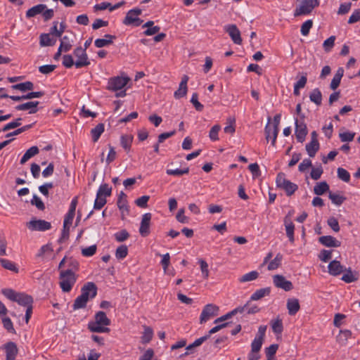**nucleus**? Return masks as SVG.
<instances>
[{
  "label": "nucleus",
  "instance_id": "1",
  "mask_svg": "<svg viewBox=\"0 0 360 360\" xmlns=\"http://www.w3.org/2000/svg\"><path fill=\"white\" fill-rule=\"evenodd\" d=\"M110 324V320L105 312L98 311L94 316V320L89 321L88 329L93 333H108L110 328L107 326Z\"/></svg>",
  "mask_w": 360,
  "mask_h": 360
},
{
  "label": "nucleus",
  "instance_id": "2",
  "mask_svg": "<svg viewBox=\"0 0 360 360\" xmlns=\"http://www.w3.org/2000/svg\"><path fill=\"white\" fill-rule=\"evenodd\" d=\"M1 292L8 299L18 302L21 306L27 307L28 306H31L33 302L31 296L24 293L16 292L10 288L2 289Z\"/></svg>",
  "mask_w": 360,
  "mask_h": 360
},
{
  "label": "nucleus",
  "instance_id": "3",
  "mask_svg": "<svg viewBox=\"0 0 360 360\" xmlns=\"http://www.w3.org/2000/svg\"><path fill=\"white\" fill-rule=\"evenodd\" d=\"M59 279V285L63 292H69L76 283L77 276L72 269L62 270Z\"/></svg>",
  "mask_w": 360,
  "mask_h": 360
},
{
  "label": "nucleus",
  "instance_id": "4",
  "mask_svg": "<svg viewBox=\"0 0 360 360\" xmlns=\"http://www.w3.org/2000/svg\"><path fill=\"white\" fill-rule=\"evenodd\" d=\"M112 188L107 184H101L96 193V198L94 202V208L95 210L101 209L107 202L106 197L111 195Z\"/></svg>",
  "mask_w": 360,
  "mask_h": 360
},
{
  "label": "nucleus",
  "instance_id": "5",
  "mask_svg": "<svg viewBox=\"0 0 360 360\" xmlns=\"http://www.w3.org/2000/svg\"><path fill=\"white\" fill-rule=\"evenodd\" d=\"M298 6H297L294 15H305L311 13L313 9L319 4V0H297Z\"/></svg>",
  "mask_w": 360,
  "mask_h": 360
},
{
  "label": "nucleus",
  "instance_id": "6",
  "mask_svg": "<svg viewBox=\"0 0 360 360\" xmlns=\"http://www.w3.org/2000/svg\"><path fill=\"white\" fill-rule=\"evenodd\" d=\"M276 183L277 187L284 190L287 195H292L298 188L295 184L288 180L283 173L277 175Z\"/></svg>",
  "mask_w": 360,
  "mask_h": 360
},
{
  "label": "nucleus",
  "instance_id": "7",
  "mask_svg": "<svg viewBox=\"0 0 360 360\" xmlns=\"http://www.w3.org/2000/svg\"><path fill=\"white\" fill-rule=\"evenodd\" d=\"M73 54L77 58L75 65L77 68L88 66L90 64L85 49L79 46L74 50Z\"/></svg>",
  "mask_w": 360,
  "mask_h": 360
},
{
  "label": "nucleus",
  "instance_id": "8",
  "mask_svg": "<svg viewBox=\"0 0 360 360\" xmlns=\"http://www.w3.org/2000/svg\"><path fill=\"white\" fill-rule=\"evenodd\" d=\"M26 226L32 231H45L51 228V224L43 219H33L26 223Z\"/></svg>",
  "mask_w": 360,
  "mask_h": 360
},
{
  "label": "nucleus",
  "instance_id": "9",
  "mask_svg": "<svg viewBox=\"0 0 360 360\" xmlns=\"http://www.w3.org/2000/svg\"><path fill=\"white\" fill-rule=\"evenodd\" d=\"M219 308L215 304H208L205 305L200 317V323H205L210 319L218 315Z\"/></svg>",
  "mask_w": 360,
  "mask_h": 360
},
{
  "label": "nucleus",
  "instance_id": "10",
  "mask_svg": "<svg viewBox=\"0 0 360 360\" xmlns=\"http://www.w3.org/2000/svg\"><path fill=\"white\" fill-rule=\"evenodd\" d=\"M129 79L123 77H115L109 79L108 89L112 91L122 90L128 83Z\"/></svg>",
  "mask_w": 360,
  "mask_h": 360
},
{
  "label": "nucleus",
  "instance_id": "11",
  "mask_svg": "<svg viewBox=\"0 0 360 360\" xmlns=\"http://www.w3.org/2000/svg\"><path fill=\"white\" fill-rule=\"evenodd\" d=\"M141 10L139 8H135L130 10L123 20V23L126 25H133L134 26L140 25L143 20L139 18V15L141 14Z\"/></svg>",
  "mask_w": 360,
  "mask_h": 360
},
{
  "label": "nucleus",
  "instance_id": "12",
  "mask_svg": "<svg viewBox=\"0 0 360 360\" xmlns=\"http://www.w3.org/2000/svg\"><path fill=\"white\" fill-rule=\"evenodd\" d=\"M97 295V287L93 282H88L81 289V295L87 301L94 298Z\"/></svg>",
  "mask_w": 360,
  "mask_h": 360
},
{
  "label": "nucleus",
  "instance_id": "13",
  "mask_svg": "<svg viewBox=\"0 0 360 360\" xmlns=\"http://www.w3.org/2000/svg\"><path fill=\"white\" fill-rule=\"evenodd\" d=\"M273 283L276 288H281L285 291H290L293 288L292 282L286 280L282 275H274L273 276Z\"/></svg>",
  "mask_w": 360,
  "mask_h": 360
},
{
  "label": "nucleus",
  "instance_id": "14",
  "mask_svg": "<svg viewBox=\"0 0 360 360\" xmlns=\"http://www.w3.org/2000/svg\"><path fill=\"white\" fill-rule=\"evenodd\" d=\"M224 30L229 34L233 43L238 45L241 44L240 32L236 25H228L225 26Z\"/></svg>",
  "mask_w": 360,
  "mask_h": 360
},
{
  "label": "nucleus",
  "instance_id": "15",
  "mask_svg": "<svg viewBox=\"0 0 360 360\" xmlns=\"http://www.w3.org/2000/svg\"><path fill=\"white\" fill-rule=\"evenodd\" d=\"M151 218L152 214L150 213H146L142 216V219L139 228V233L143 237H146L150 233Z\"/></svg>",
  "mask_w": 360,
  "mask_h": 360
},
{
  "label": "nucleus",
  "instance_id": "16",
  "mask_svg": "<svg viewBox=\"0 0 360 360\" xmlns=\"http://www.w3.org/2000/svg\"><path fill=\"white\" fill-rule=\"evenodd\" d=\"M77 202H78L77 197H75L71 201L68 212L65 216V219H64V221H63V225H65V226H70L72 225V221H73V219H74V217L75 214V210H76V207H77Z\"/></svg>",
  "mask_w": 360,
  "mask_h": 360
},
{
  "label": "nucleus",
  "instance_id": "17",
  "mask_svg": "<svg viewBox=\"0 0 360 360\" xmlns=\"http://www.w3.org/2000/svg\"><path fill=\"white\" fill-rule=\"evenodd\" d=\"M307 134V128L306 124L302 122L298 121L295 119V135L297 141L302 143Z\"/></svg>",
  "mask_w": 360,
  "mask_h": 360
},
{
  "label": "nucleus",
  "instance_id": "18",
  "mask_svg": "<svg viewBox=\"0 0 360 360\" xmlns=\"http://www.w3.org/2000/svg\"><path fill=\"white\" fill-rule=\"evenodd\" d=\"M188 81V77L184 75L181 81L179 84V89L174 92V97L176 98H180L186 95L187 93V82Z\"/></svg>",
  "mask_w": 360,
  "mask_h": 360
},
{
  "label": "nucleus",
  "instance_id": "19",
  "mask_svg": "<svg viewBox=\"0 0 360 360\" xmlns=\"http://www.w3.org/2000/svg\"><path fill=\"white\" fill-rule=\"evenodd\" d=\"M39 101H30L20 105H18L15 107L17 110H29L30 114L36 113L38 111L37 106L39 105Z\"/></svg>",
  "mask_w": 360,
  "mask_h": 360
},
{
  "label": "nucleus",
  "instance_id": "20",
  "mask_svg": "<svg viewBox=\"0 0 360 360\" xmlns=\"http://www.w3.org/2000/svg\"><path fill=\"white\" fill-rule=\"evenodd\" d=\"M284 225L285 228L286 235L291 243L295 240L294 238V230L295 225L288 216H286L284 219Z\"/></svg>",
  "mask_w": 360,
  "mask_h": 360
},
{
  "label": "nucleus",
  "instance_id": "21",
  "mask_svg": "<svg viewBox=\"0 0 360 360\" xmlns=\"http://www.w3.org/2000/svg\"><path fill=\"white\" fill-rule=\"evenodd\" d=\"M328 273L332 276H338L344 271L343 266L337 260H333L328 264Z\"/></svg>",
  "mask_w": 360,
  "mask_h": 360
},
{
  "label": "nucleus",
  "instance_id": "22",
  "mask_svg": "<svg viewBox=\"0 0 360 360\" xmlns=\"http://www.w3.org/2000/svg\"><path fill=\"white\" fill-rule=\"evenodd\" d=\"M5 350L6 353V360H15L18 354V348L16 345L10 342L5 345Z\"/></svg>",
  "mask_w": 360,
  "mask_h": 360
},
{
  "label": "nucleus",
  "instance_id": "23",
  "mask_svg": "<svg viewBox=\"0 0 360 360\" xmlns=\"http://www.w3.org/2000/svg\"><path fill=\"white\" fill-rule=\"evenodd\" d=\"M319 242L326 246L338 248L340 246V242L331 236H323L319 238Z\"/></svg>",
  "mask_w": 360,
  "mask_h": 360
},
{
  "label": "nucleus",
  "instance_id": "24",
  "mask_svg": "<svg viewBox=\"0 0 360 360\" xmlns=\"http://www.w3.org/2000/svg\"><path fill=\"white\" fill-rule=\"evenodd\" d=\"M56 38L51 34L43 33L39 37V44L41 46H52L56 43Z\"/></svg>",
  "mask_w": 360,
  "mask_h": 360
},
{
  "label": "nucleus",
  "instance_id": "25",
  "mask_svg": "<svg viewBox=\"0 0 360 360\" xmlns=\"http://www.w3.org/2000/svg\"><path fill=\"white\" fill-rule=\"evenodd\" d=\"M287 309L288 314L291 316L295 315L300 309L299 300L297 298H290L287 300Z\"/></svg>",
  "mask_w": 360,
  "mask_h": 360
},
{
  "label": "nucleus",
  "instance_id": "26",
  "mask_svg": "<svg viewBox=\"0 0 360 360\" xmlns=\"http://www.w3.org/2000/svg\"><path fill=\"white\" fill-rule=\"evenodd\" d=\"M104 37V39H97L95 40L94 44L97 48H102L112 44V40L116 38L115 35L111 34H105Z\"/></svg>",
  "mask_w": 360,
  "mask_h": 360
},
{
  "label": "nucleus",
  "instance_id": "27",
  "mask_svg": "<svg viewBox=\"0 0 360 360\" xmlns=\"http://www.w3.org/2000/svg\"><path fill=\"white\" fill-rule=\"evenodd\" d=\"M344 75V70L342 68H339L337 70L336 73L335 74L330 84V88L332 90H335L340 85L341 79Z\"/></svg>",
  "mask_w": 360,
  "mask_h": 360
},
{
  "label": "nucleus",
  "instance_id": "28",
  "mask_svg": "<svg viewBox=\"0 0 360 360\" xmlns=\"http://www.w3.org/2000/svg\"><path fill=\"white\" fill-rule=\"evenodd\" d=\"M46 8L45 4H38L28 9L26 12V17L28 18L36 16L38 14L42 13V12Z\"/></svg>",
  "mask_w": 360,
  "mask_h": 360
},
{
  "label": "nucleus",
  "instance_id": "29",
  "mask_svg": "<svg viewBox=\"0 0 360 360\" xmlns=\"http://www.w3.org/2000/svg\"><path fill=\"white\" fill-rule=\"evenodd\" d=\"M281 114L276 115L274 117V124H273V126H271V127H273V140L271 142V145L274 146L276 144L277 136H278V131H279L278 127H279V124H280V121H281Z\"/></svg>",
  "mask_w": 360,
  "mask_h": 360
},
{
  "label": "nucleus",
  "instance_id": "30",
  "mask_svg": "<svg viewBox=\"0 0 360 360\" xmlns=\"http://www.w3.org/2000/svg\"><path fill=\"white\" fill-rule=\"evenodd\" d=\"M60 38V44L59 48L63 50V52L69 51L72 46V39L68 35H65Z\"/></svg>",
  "mask_w": 360,
  "mask_h": 360
},
{
  "label": "nucleus",
  "instance_id": "31",
  "mask_svg": "<svg viewBox=\"0 0 360 360\" xmlns=\"http://www.w3.org/2000/svg\"><path fill=\"white\" fill-rule=\"evenodd\" d=\"M39 153V148L37 146L30 148L23 155L20 160V164H25L31 158Z\"/></svg>",
  "mask_w": 360,
  "mask_h": 360
},
{
  "label": "nucleus",
  "instance_id": "32",
  "mask_svg": "<svg viewBox=\"0 0 360 360\" xmlns=\"http://www.w3.org/2000/svg\"><path fill=\"white\" fill-rule=\"evenodd\" d=\"M270 288H260L256 290L250 297L251 300H259L270 294Z\"/></svg>",
  "mask_w": 360,
  "mask_h": 360
},
{
  "label": "nucleus",
  "instance_id": "33",
  "mask_svg": "<svg viewBox=\"0 0 360 360\" xmlns=\"http://www.w3.org/2000/svg\"><path fill=\"white\" fill-rule=\"evenodd\" d=\"M271 326L272 330L274 333L280 335L283 332V326L282 320L277 317L276 319L271 321Z\"/></svg>",
  "mask_w": 360,
  "mask_h": 360
},
{
  "label": "nucleus",
  "instance_id": "34",
  "mask_svg": "<svg viewBox=\"0 0 360 360\" xmlns=\"http://www.w3.org/2000/svg\"><path fill=\"white\" fill-rule=\"evenodd\" d=\"M309 99L317 105H320L322 102V94L319 89H313L309 94Z\"/></svg>",
  "mask_w": 360,
  "mask_h": 360
},
{
  "label": "nucleus",
  "instance_id": "35",
  "mask_svg": "<svg viewBox=\"0 0 360 360\" xmlns=\"http://www.w3.org/2000/svg\"><path fill=\"white\" fill-rule=\"evenodd\" d=\"M132 141H133V136L131 135L123 134L121 136L120 143H121V146H122V148L126 151L129 150L131 146Z\"/></svg>",
  "mask_w": 360,
  "mask_h": 360
},
{
  "label": "nucleus",
  "instance_id": "36",
  "mask_svg": "<svg viewBox=\"0 0 360 360\" xmlns=\"http://www.w3.org/2000/svg\"><path fill=\"white\" fill-rule=\"evenodd\" d=\"M11 87L13 89L19 90L22 92H25L27 91L32 90L34 89V84L31 82H25L23 83L14 84Z\"/></svg>",
  "mask_w": 360,
  "mask_h": 360
},
{
  "label": "nucleus",
  "instance_id": "37",
  "mask_svg": "<svg viewBox=\"0 0 360 360\" xmlns=\"http://www.w3.org/2000/svg\"><path fill=\"white\" fill-rule=\"evenodd\" d=\"M329 190V186L326 181L317 183L314 187V192L317 195H323Z\"/></svg>",
  "mask_w": 360,
  "mask_h": 360
},
{
  "label": "nucleus",
  "instance_id": "38",
  "mask_svg": "<svg viewBox=\"0 0 360 360\" xmlns=\"http://www.w3.org/2000/svg\"><path fill=\"white\" fill-rule=\"evenodd\" d=\"M319 149V141H312L306 145V150L307 151L308 155L313 158L315 156L316 152Z\"/></svg>",
  "mask_w": 360,
  "mask_h": 360
},
{
  "label": "nucleus",
  "instance_id": "39",
  "mask_svg": "<svg viewBox=\"0 0 360 360\" xmlns=\"http://www.w3.org/2000/svg\"><path fill=\"white\" fill-rule=\"evenodd\" d=\"M103 131L104 124L102 123L97 124L94 129H92L91 133L93 141L94 142L97 141Z\"/></svg>",
  "mask_w": 360,
  "mask_h": 360
},
{
  "label": "nucleus",
  "instance_id": "40",
  "mask_svg": "<svg viewBox=\"0 0 360 360\" xmlns=\"http://www.w3.org/2000/svg\"><path fill=\"white\" fill-rule=\"evenodd\" d=\"M259 276V273L257 271H252L248 274H244L238 278L240 283H245L256 280Z\"/></svg>",
  "mask_w": 360,
  "mask_h": 360
},
{
  "label": "nucleus",
  "instance_id": "41",
  "mask_svg": "<svg viewBox=\"0 0 360 360\" xmlns=\"http://www.w3.org/2000/svg\"><path fill=\"white\" fill-rule=\"evenodd\" d=\"M282 259V255L280 253L277 254L276 257L269 262L267 267L268 270L272 271L278 269L281 266Z\"/></svg>",
  "mask_w": 360,
  "mask_h": 360
},
{
  "label": "nucleus",
  "instance_id": "42",
  "mask_svg": "<svg viewBox=\"0 0 360 360\" xmlns=\"http://www.w3.org/2000/svg\"><path fill=\"white\" fill-rule=\"evenodd\" d=\"M0 263L4 269L14 271L15 273L18 272V269L11 261L6 259H0Z\"/></svg>",
  "mask_w": 360,
  "mask_h": 360
},
{
  "label": "nucleus",
  "instance_id": "43",
  "mask_svg": "<svg viewBox=\"0 0 360 360\" xmlns=\"http://www.w3.org/2000/svg\"><path fill=\"white\" fill-rule=\"evenodd\" d=\"M238 308H242L238 313L246 312L247 314H255L259 311V309L256 305L250 306L249 302L243 307H238Z\"/></svg>",
  "mask_w": 360,
  "mask_h": 360
},
{
  "label": "nucleus",
  "instance_id": "44",
  "mask_svg": "<svg viewBox=\"0 0 360 360\" xmlns=\"http://www.w3.org/2000/svg\"><path fill=\"white\" fill-rule=\"evenodd\" d=\"M153 332L151 328L145 326L143 335L141 337V341L143 343H148L153 338Z\"/></svg>",
  "mask_w": 360,
  "mask_h": 360
},
{
  "label": "nucleus",
  "instance_id": "45",
  "mask_svg": "<svg viewBox=\"0 0 360 360\" xmlns=\"http://www.w3.org/2000/svg\"><path fill=\"white\" fill-rule=\"evenodd\" d=\"M87 302L88 301L85 298H84L82 295H79L75 299L72 305V308L74 310L84 308Z\"/></svg>",
  "mask_w": 360,
  "mask_h": 360
},
{
  "label": "nucleus",
  "instance_id": "46",
  "mask_svg": "<svg viewBox=\"0 0 360 360\" xmlns=\"http://www.w3.org/2000/svg\"><path fill=\"white\" fill-rule=\"evenodd\" d=\"M128 254V248L126 245L119 246L115 252V257L118 259H122L127 257Z\"/></svg>",
  "mask_w": 360,
  "mask_h": 360
},
{
  "label": "nucleus",
  "instance_id": "47",
  "mask_svg": "<svg viewBox=\"0 0 360 360\" xmlns=\"http://www.w3.org/2000/svg\"><path fill=\"white\" fill-rule=\"evenodd\" d=\"M335 37L330 36L323 41V47L326 52H330L335 45Z\"/></svg>",
  "mask_w": 360,
  "mask_h": 360
},
{
  "label": "nucleus",
  "instance_id": "48",
  "mask_svg": "<svg viewBox=\"0 0 360 360\" xmlns=\"http://www.w3.org/2000/svg\"><path fill=\"white\" fill-rule=\"evenodd\" d=\"M328 197L332 202L336 205H340L345 200V198L333 193H330Z\"/></svg>",
  "mask_w": 360,
  "mask_h": 360
},
{
  "label": "nucleus",
  "instance_id": "49",
  "mask_svg": "<svg viewBox=\"0 0 360 360\" xmlns=\"http://www.w3.org/2000/svg\"><path fill=\"white\" fill-rule=\"evenodd\" d=\"M240 309H242V308H236L234 309L233 310H232L231 311L227 313L226 314L217 319L215 321H214V323H219L222 321H224L226 320H227L228 319L231 318L232 316L238 314V311H240Z\"/></svg>",
  "mask_w": 360,
  "mask_h": 360
},
{
  "label": "nucleus",
  "instance_id": "50",
  "mask_svg": "<svg viewBox=\"0 0 360 360\" xmlns=\"http://www.w3.org/2000/svg\"><path fill=\"white\" fill-rule=\"evenodd\" d=\"M337 172H338V176L339 179H340L341 180H342L345 182L349 181L350 174L346 169L340 167L338 169Z\"/></svg>",
  "mask_w": 360,
  "mask_h": 360
},
{
  "label": "nucleus",
  "instance_id": "51",
  "mask_svg": "<svg viewBox=\"0 0 360 360\" xmlns=\"http://www.w3.org/2000/svg\"><path fill=\"white\" fill-rule=\"evenodd\" d=\"M313 21L311 20H307L301 26V33L303 36H307L309 33L310 29L312 27Z\"/></svg>",
  "mask_w": 360,
  "mask_h": 360
},
{
  "label": "nucleus",
  "instance_id": "52",
  "mask_svg": "<svg viewBox=\"0 0 360 360\" xmlns=\"http://www.w3.org/2000/svg\"><path fill=\"white\" fill-rule=\"evenodd\" d=\"M21 120H22V119L19 117V118H17L15 120L6 124L3 127L1 131H8V130L12 129H15V128L20 126L21 125V122H20Z\"/></svg>",
  "mask_w": 360,
  "mask_h": 360
},
{
  "label": "nucleus",
  "instance_id": "53",
  "mask_svg": "<svg viewBox=\"0 0 360 360\" xmlns=\"http://www.w3.org/2000/svg\"><path fill=\"white\" fill-rule=\"evenodd\" d=\"M221 129L219 124H216L212 127L209 133V137L212 141H217L219 139L218 133Z\"/></svg>",
  "mask_w": 360,
  "mask_h": 360
},
{
  "label": "nucleus",
  "instance_id": "54",
  "mask_svg": "<svg viewBox=\"0 0 360 360\" xmlns=\"http://www.w3.org/2000/svg\"><path fill=\"white\" fill-rule=\"evenodd\" d=\"M210 338V335H206L202 336L197 340H195L192 344L189 345L187 347V350H190L194 347H197L201 345L205 340H207Z\"/></svg>",
  "mask_w": 360,
  "mask_h": 360
},
{
  "label": "nucleus",
  "instance_id": "55",
  "mask_svg": "<svg viewBox=\"0 0 360 360\" xmlns=\"http://www.w3.org/2000/svg\"><path fill=\"white\" fill-rule=\"evenodd\" d=\"M198 262L200 265V269L202 277L204 278H207L210 273L207 263L204 259H199Z\"/></svg>",
  "mask_w": 360,
  "mask_h": 360
},
{
  "label": "nucleus",
  "instance_id": "56",
  "mask_svg": "<svg viewBox=\"0 0 360 360\" xmlns=\"http://www.w3.org/2000/svg\"><path fill=\"white\" fill-rule=\"evenodd\" d=\"M75 62H74L72 55L67 54L63 56V65L65 68H70L75 65Z\"/></svg>",
  "mask_w": 360,
  "mask_h": 360
},
{
  "label": "nucleus",
  "instance_id": "57",
  "mask_svg": "<svg viewBox=\"0 0 360 360\" xmlns=\"http://www.w3.org/2000/svg\"><path fill=\"white\" fill-rule=\"evenodd\" d=\"M96 245H93L82 250V254L84 257L93 256L96 252Z\"/></svg>",
  "mask_w": 360,
  "mask_h": 360
},
{
  "label": "nucleus",
  "instance_id": "58",
  "mask_svg": "<svg viewBox=\"0 0 360 360\" xmlns=\"http://www.w3.org/2000/svg\"><path fill=\"white\" fill-rule=\"evenodd\" d=\"M263 340L259 339L257 338H255L253 341L251 343V351L252 352H259L262 344H263Z\"/></svg>",
  "mask_w": 360,
  "mask_h": 360
},
{
  "label": "nucleus",
  "instance_id": "59",
  "mask_svg": "<svg viewBox=\"0 0 360 360\" xmlns=\"http://www.w3.org/2000/svg\"><path fill=\"white\" fill-rule=\"evenodd\" d=\"M129 236V233L126 230H122L115 233V238L118 242L126 240Z\"/></svg>",
  "mask_w": 360,
  "mask_h": 360
},
{
  "label": "nucleus",
  "instance_id": "60",
  "mask_svg": "<svg viewBox=\"0 0 360 360\" xmlns=\"http://www.w3.org/2000/svg\"><path fill=\"white\" fill-rule=\"evenodd\" d=\"M328 225L335 231L338 232L340 231V226L338 221L333 217H330L327 221Z\"/></svg>",
  "mask_w": 360,
  "mask_h": 360
},
{
  "label": "nucleus",
  "instance_id": "61",
  "mask_svg": "<svg viewBox=\"0 0 360 360\" xmlns=\"http://www.w3.org/2000/svg\"><path fill=\"white\" fill-rule=\"evenodd\" d=\"M332 257V250H323L319 255V258L323 262H328Z\"/></svg>",
  "mask_w": 360,
  "mask_h": 360
},
{
  "label": "nucleus",
  "instance_id": "62",
  "mask_svg": "<svg viewBox=\"0 0 360 360\" xmlns=\"http://www.w3.org/2000/svg\"><path fill=\"white\" fill-rule=\"evenodd\" d=\"M340 139L342 142L352 141L354 139L355 133L345 131L340 134Z\"/></svg>",
  "mask_w": 360,
  "mask_h": 360
},
{
  "label": "nucleus",
  "instance_id": "63",
  "mask_svg": "<svg viewBox=\"0 0 360 360\" xmlns=\"http://www.w3.org/2000/svg\"><path fill=\"white\" fill-rule=\"evenodd\" d=\"M278 348V346L276 344L271 345L269 347H266L265 349L266 356L272 359L275 355Z\"/></svg>",
  "mask_w": 360,
  "mask_h": 360
},
{
  "label": "nucleus",
  "instance_id": "64",
  "mask_svg": "<svg viewBox=\"0 0 360 360\" xmlns=\"http://www.w3.org/2000/svg\"><path fill=\"white\" fill-rule=\"evenodd\" d=\"M360 20V8L354 11L348 20L349 24H353Z\"/></svg>",
  "mask_w": 360,
  "mask_h": 360
}]
</instances>
